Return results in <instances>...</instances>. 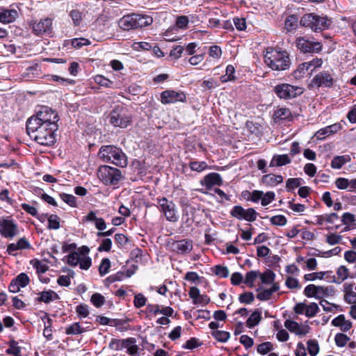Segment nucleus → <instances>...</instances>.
Returning <instances> with one entry per match:
<instances>
[{
    "mask_svg": "<svg viewBox=\"0 0 356 356\" xmlns=\"http://www.w3.org/2000/svg\"><path fill=\"white\" fill-rule=\"evenodd\" d=\"M273 349V344L269 342H264L257 346V352L260 354L265 355Z\"/></svg>",
    "mask_w": 356,
    "mask_h": 356,
    "instance_id": "53",
    "label": "nucleus"
},
{
    "mask_svg": "<svg viewBox=\"0 0 356 356\" xmlns=\"http://www.w3.org/2000/svg\"><path fill=\"white\" fill-rule=\"evenodd\" d=\"M273 92L280 99H291L301 95L304 89L289 83H280L274 87Z\"/></svg>",
    "mask_w": 356,
    "mask_h": 356,
    "instance_id": "7",
    "label": "nucleus"
},
{
    "mask_svg": "<svg viewBox=\"0 0 356 356\" xmlns=\"http://www.w3.org/2000/svg\"><path fill=\"white\" fill-rule=\"evenodd\" d=\"M334 340L338 346L343 347L350 340V338L346 334L338 333L335 335Z\"/></svg>",
    "mask_w": 356,
    "mask_h": 356,
    "instance_id": "47",
    "label": "nucleus"
},
{
    "mask_svg": "<svg viewBox=\"0 0 356 356\" xmlns=\"http://www.w3.org/2000/svg\"><path fill=\"white\" fill-rule=\"evenodd\" d=\"M307 349L310 355L315 356L319 351V347L316 341L314 340H309L307 341Z\"/></svg>",
    "mask_w": 356,
    "mask_h": 356,
    "instance_id": "49",
    "label": "nucleus"
},
{
    "mask_svg": "<svg viewBox=\"0 0 356 356\" xmlns=\"http://www.w3.org/2000/svg\"><path fill=\"white\" fill-rule=\"evenodd\" d=\"M14 281L20 286L25 287L29 282V278L26 274L20 273Z\"/></svg>",
    "mask_w": 356,
    "mask_h": 356,
    "instance_id": "52",
    "label": "nucleus"
},
{
    "mask_svg": "<svg viewBox=\"0 0 356 356\" xmlns=\"http://www.w3.org/2000/svg\"><path fill=\"white\" fill-rule=\"evenodd\" d=\"M79 254L74 251L67 256V263L72 266H76L79 264Z\"/></svg>",
    "mask_w": 356,
    "mask_h": 356,
    "instance_id": "56",
    "label": "nucleus"
},
{
    "mask_svg": "<svg viewBox=\"0 0 356 356\" xmlns=\"http://www.w3.org/2000/svg\"><path fill=\"white\" fill-rule=\"evenodd\" d=\"M284 326L290 332H294L298 335H305L307 332L305 328H302L297 322L294 321L286 320L284 322Z\"/></svg>",
    "mask_w": 356,
    "mask_h": 356,
    "instance_id": "23",
    "label": "nucleus"
},
{
    "mask_svg": "<svg viewBox=\"0 0 356 356\" xmlns=\"http://www.w3.org/2000/svg\"><path fill=\"white\" fill-rule=\"evenodd\" d=\"M58 120L59 117L57 112L48 106H44L36 112L35 115L30 117L26 123H31L34 126L38 124L51 126L54 124L58 125Z\"/></svg>",
    "mask_w": 356,
    "mask_h": 356,
    "instance_id": "4",
    "label": "nucleus"
},
{
    "mask_svg": "<svg viewBox=\"0 0 356 356\" xmlns=\"http://www.w3.org/2000/svg\"><path fill=\"white\" fill-rule=\"evenodd\" d=\"M112 245V241L110 238H105L102 241L100 245L97 250L99 252H109Z\"/></svg>",
    "mask_w": 356,
    "mask_h": 356,
    "instance_id": "61",
    "label": "nucleus"
},
{
    "mask_svg": "<svg viewBox=\"0 0 356 356\" xmlns=\"http://www.w3.org/2000/svg\"><path fill=\"white\" fill-rule=\"evenodd\" d=\"M261 319V312L254 311L247 320V326L250 328L257 325Z\"/></svg>",
    "mask_w": 356,
    "mask_h": 356,
    "instance_id": "37",
    "label": "nucleus"
},
{
    "mask_svg": "<svg viewBox=\"0 0 356 356\" xmlns=\"http://www.w3.org/2000/svg\"><path fill=\"white\" fill-rule=\"evenodd\" d=\"M264 62L272 70L285 71L290 68L291 60L286 50L280 48H268L264 54Z\"/></svg>",
    "mask_w": 356,
    "mask_h": 356,
    "instance_id": "2",
    "label": "nucleus"
},
{
    "mask_svg": "<svg viewBox=\"0 0 356 356\" xmlns=\"http://www.w3.org/2000/svg\"><path fill=\"white\" fill-rule=\"evenodd\" d=\"M171 247L174 251L179 254H187L193 249V242L188 239H182L173 242Z\"/></svg>",
    "mask_w": 356,
    "mask_h": 356,
    "instance_id": "16",
    "label": "nucleus"
},
{
    "mask_svg": "<svg viewBox=\"0 0 356 356\" xmlns=\"http://www.w3.org/2000/svg\"><path fill=\"white\" fill-rule=\"evenodd\" d=\"M109 122L116 127L126 128L131 122L130 117L126 113L125 109L117 106L108 115Z\"/></svg>",
    "mask_w": 356,
    "mask_h": 356,
    "instance_id": "8",
    "label": "nucleus"
},
{
    "mask_svg": "<svg viewBox=\"0 0 356 356\" xmlns=\"http://www.w3.org/2000/svg\"><path fill=\"white\" fill-rule=\"evenodd\" d=\"M118 24L124 31L136 29L134 14L124 16L119 20Z\"/></svg>",
    "mask_w": 356,
    "mask_h": 356,
    "instance_id": "21",
    "label": "nucleus"
},
{
    "mask_svg": "<svg viewBox=\"0 0 356 356\" xmlns=\"http://www.w3.org/2000/svg\"><path fill=\"white\" fill-rule=\"evenodd\" d=\"M280 289L279 284L274 283L270 289H264L262 287L257 289L258 293L257 298L261 301L268 300L271 298L273 293L277 291Z\"/></svg>",
    "mask_w": 356,
    "mask_h": 356,
    "instance_id": "18",
    "label": "nucleus"
},
{
    "mask_svg": "<svg viewBox=\"0 0 356 356\" xmlns=\"http://www.w3.org/2000/svg\"><path fill=\"white\" fill-rule=\"evenodd\" d=\"M260 272L258 270H252L246 273L243 282L249 287L254 286V281L259 277Z\"/></svg>",
    "mask_w": 356,
    "mask_h": 356,
    "instance_id": "32",
    "label": "nucleus"
},
{
    "mask_svg": "<svg viewBox=\"0 0 356 356\" xmlns=\"http://www.w3.org/2000/svg\"><path fill=\"white\" fill-rule=\"evenodd\" d=\"M9 347L6 350L8 355L13 356H21V348L18 346V343L14 340H11L8 343Z\"/></svg>",
    "mask_w": 356,
    "mask_h": 356,
    "instance_id": "33",
    "label": "nucleus"
},
{
    "mask_svg": "<svg viewBox=\"0 0 356 356\" xmlns=\"http://www.w3.org/2000/svg\"><path fill=\"white\" fill-rule=\"evenodd\" d=\"M38 298V301L43 302L44 303H49L54 300L59 299L58 295L52 290L42 291Z\"/></svg>",
    "mask_w": 356,
    "mask_h": 356,
    "instance_id": "28",
    "label": "nucleus"
},
{
    "mask_svg": "<svg viewBox=\"0 0 356 356\" xmlns=\"http://www.w3.org/2000/svg\"><path fill=\"white\" fill-rule=\"evenodd\" d=\"M111 268V261L109 259L104 258L102 260L101 264L99 266V273L101 276H104L108 273L109 268Z\"/></svg>",
    "mask_w": 356,
    "mask_h": 356,
    "instance_id": "41",
    "label": "nucleus"
},
{
    "mask_svg": "<svg viewBox=\"0 0 356 356\" xmlns=\"http://www.w3.org/2000/svg\"><path fill=\"white\" fill-rule=\"evenodd\" d=\"M296 44L297 48L302 53H318L322 50L321 42L311 41L305 37L298 38Z\"/></svg>",
    "mask_w": 356,
    "mask_h": 356,
    "instance_id": "10",
    "label": "nucleus"
},
{
    "mask_svg": "<svg viewBox=\"0 0 356 356\" xmlns=\"http://www.w3.org/2000/svg\"><path fill=\"white\" fill-rule=\"evenodd\" d=\"M99 157L104 162L111 163L120 168L128 164L127 157L122 150L114 145H104L98 152Z\"/></svg>",
    "mask_w": 356,
    "mask_h": 356,
    "instance_id": "3",
    "label": "nucleus"
},
{
    "mask_svg": "<svg viewBox=\"0 0 356 356\" xmlns=\"http://www.w3.org/2000/svg\"><path fill=\"white\" fill-rule=\"evenodd\" d=\"M76 312L79 316L86 317L89 314L88 306L86 304H81L76 307Z\"/></svg>",
    "mask_w": 356,
    "mask_h": 356,
    "instance_id": "62",
    "label": "nucleus"
},
{
    "mask_svg": "<svg viewBox=\"0 0 356 356\" xmlns=\"http://www.w3.org/2000/svg\"><path fill=\"white\" fill-rule=\"evenodd\" d=\"M318 286L309 284L305 288L304 294L308 298L315 297L316 298L320 299L321 295L318 294Z\"/></svg>",
    "mask_w": 356,
    "mask_h": 356,
    "instance_id": "36",
    "label": "nucleus"
},
{
    "mask_svg": "<svg viewBox=\"0 0 356 356\" xmlns=\"http://www.w3.org/2000/svg\"><path fill=\"white\" fill-rule=\"evenodd\" d=\"M147 302V298L142 293H138L135 296L134 300V306L136 308H140L145 305Z\"/></svg>",
    "mask_w": 356,
    "mask_h": 356,
    "instance_id": "58",
    "label": "nucleus"
},
{
    "mask_svg": "<svg viewBox=\"0 0 356 356\" xmlns=\"http://www.w3.org/2000/svg\"><path fill=\"white\" fill-rule=\"evenodd\" d=\"M158 208L159 211L164 215L166 220L175 222L178 220V215L176 206L172 201L168 200L165 197L158 199Z\"/></svg>",
    "mask_w": 356,
    "mask_h": 356,
    "instance_id": "9",
    "label": "nucleus"
},
{
    "mask_svg": "<svg viewBox=\"0 0 356 356\" xmlns=\"http://www.w3.org/2000/svg\"><path fill=\"white\" fill-rule=\"evenodd\" d=\"M337 274L338 279L340 280V281L338 282L339 284L346 280L348 277L354 278L356 276V274L350 275L349 270L345 266H340L337 270Z\"/></svg>",
    "mask_w": 356,
    "mask_h": 356,
    "instance_id": "35",
    "label": "nucleus"
},
{
    "mask_svg": "<svg viewBox=\"0 0 356 356\" xmlns=\"http://www.w3.org/2000/svg\"><path fill=\"white\" fill-rule=\"evenodd\" d=\"M275 120H283L292 118V114L289 108H280L277 109L273 115Z\"/></svg>",
    "mask_w": 356,
    "mask_h": 356,
    "instance_id": "31",
    "label": "nucleus"
},
{
    "mask_svg": "<svg viewBox=\"0 0 356 356\" xmlns=\"http://www.w3.org/2000/svg\"><path fill=\"white\" fill-rule=\"evenodd\" d=\"M286 286L290 289H298L301 288L298 280L292 277H287L285 281Z\"/></svg>",
    "mask_w": 356,
    "mask_h": 356,
    "instance_id": "51",
    "label": "nucleus"
},
{
    "mask_svg": "<svg viewBox=\"0 0 356 356\" xmlns=\"http://www.w3.org/2000/svg\"><path fill=\"white\" fill-rule=\"evenodd\" d=\"M95 81L97 84L106 88H111L113 85V82L111 81L102 75H97L95 77Z\"/></svg>",
    "mask_w": 356,
    "mask_h": 356,
    "instance_id": "54",
    "label": "nucleus"
},
{
    "mask_svg": "<svg viewBox=\"0 0 356 356\" xmlns=\"http://www.w3.org/2000/svg\"><path fill=\"white\" fill-rule=\"evenodd\" d=\"M262 181L267 185L273 186L282 183L283 181V177L281 175L268 174L263 176Z\"/></svg>",
    "mask_w": 356,
    "mask_h": 356,
    "instance_id": "30",
    "label": "nucleus"
},
{
    "mask_svg": "<svg viewBox=\"0 0 356 356\" xmlns=\"http://www.w3.org/2000/svg\"><path fill=\"white\" fill-rule=\"evenodd\" d=\"M19 234L17 225L9 218L1 220V236L13 238Z\"/></svg>",
    "mask_w": 356,
    "mask_h": 356,
    "instance_id": "13",
    "label": "nucleus"
},
{
    "mask_svg": "<svg viewBox=\"0 0 356 356\" xmlns=\"http://www.w3.org/2000/svg\"><path fill=\"white\" fill-rule=\"evenodd\" d=\"M212 336L220 342H226L230 337L228 332L222 330H215L211 333Z\"/></svg>",
    "mask_w": 356,
    "mask_h": 356,
    "instance_id": "39",
    "label": "nucleus"
},
{
    "mask_svg": "<svg viewBox=\"0 0 356 356\" xmlns=\"http://www.w3.org/2000/svg\"><path fill=\"white\" fill-rule=\"evenodd\" d=\"M312 83L318 88H330L333 85V78L329 72H321L313 78Z\"/></svg>",
    "mask_w": 356,
    "mask_h": 356,
    "instance_id": "14",
    "label": "nucleus"
},
{
    "mask_svg": "<svg viewBox=\"0 0 356 356\" xmlns=\"http://www.w3.org/2000/svg\"><path fill=\"white\" fill-rule=\"evenodd\" d=\"M60 197L63 202H65L70 206L73 207L76 206V198L74 195L63 193L60 194Z\"/></svg>",
    "mask_w": 356,
    "mask_h": 356,
    "instance_id": "48",
    "label": "nucleus"
},
{
    "mask_svg": "<svg viewBox=\"0 0 356 356\" xmlns=\"http://www.w3.org/2000/svg\"><path fill=\"white\" fill-rule=\"evenodd\" d=\"M341 128V125L339 124H334L330 126H327L323 129H320L317 133V138L319 139H323L326 136H328L331 134H333L337 132Z\"/></svg>",
    "mask_w": 356,
    "mask_h": 356,
    "instance_id": "22",
    "label": "nucleus"
},
{
    "mask_svg": "<svg viewBox=\"0 0 356 356\" xmlns=\"http://www.w3.org/2000/svg\"><path fill=\"white\" fill-rule=\"evenodd\" d=\"M18 13L15 9H1V23L8 24L14 22Z\"/></svg>",
    "mask_w": 356,
    "mask_h": 356,
    "instance_id": "24",
    "label": "nucleus"
},
{
    "mask_svg": "<svg viewBox=\"0 0 356 356\" xmlns=\"http://www.w3.org/2000/svg\"><path fill=\"white\" fill-rule=\"evenodd\" d=\"M298 24V18L295 15L289 16L285 21V27L288 31L294 30Z\"/></svg>",
    "mask_w": 356,
    "mask_h": 356,
    "instance_id": "42",
    "label": "nucleus"
},
{
    "mask_svg": "<svg viewBox=\"0 0 356 356\" xmlns=\"http://www.w3.org/2000/svg\"><path fill=\"white\" fill-rule=\"evenodd\" d=\"M350 161L349 155L336 156L331 161V167L334 169H340L345 163Z\"/></svg>",
    "mask_w": 356,
    "mask_h": 356,
    "instance_id": "29",
    "label": "nucleus"
},
{
    "mask_svg": "<svg viewBox=\"0 0 356 356\" xmlns=\"http://www.w3.org/2000/svg\"><path fill=\"white\" fill-rule=\"evenodd\" d=\"M97 177L105 185H116L122 178L120 170L108 165H101L97 171Z\"/></svg>",
    "mask_w": 356,
    "mask_h": 356,
    "instance_id": "6",
    "label": "nucleus"
},
{
    "mask_svg": "<svg viewBox=\"0 0 356 356\" xmlns=\"http://www.w3.org/2000/svg\"><path fill=\"white\" fill-rule=\"evenodd\" d=\"M186 100V97L183 92L166 90L161 94V102L163 104H175L177 102H184Z\"/></svg>",
    "mask_w": 356,
    "mask_h": 356,
    "instance_id": "12",
    "label": "nucleus"
},
{
    "mask_svg": "<svg viewBox=\"0 0 356 356\" xmlns=\"http://www.w3.org/2000/svg\"><path fill=\"white\" fill-rule=\"evenodd\" d=\"M319 311L318 306L315 302H312L309 305H306L305 316L312 318L314 317Z\"/></svg>",
    "mask_w": 356,
    "mask_h": 356,
    "instance_id": "43",
    "label": "nucleus"
},
{
    "mask_svg": "<svg viewBox=\"0 0 356 356\" xmlns=\"http://www.w3.org/2000/svg\"><path fill=\"white\" fill-rule=\"evenodd\" d=\"M58 125L45 126L38 124L36 126L31 123H26V131L29 136L33 138L38 144L45 146L52 145L56 142L55 132Z\"/></svg>",
    "mask_w": 356,
    "mask_h": 356,
    "instance_id": "1",
    "label": "nucleus"
},
{
    "mask_svg": "<svg viewBox=\"0 0 356 356\" xmlns=\"http://www.w3.org/2000/svg\"><path fill=\"white\" fill-rule=\"evenodd\" d=\"M90 42L88 39L80 38H73L72 40H65L64 41L63 45L65 47L71 46L75 49H79L83 46L88 45Z\"/></svg>",
    "mask_w": 356,
    "mask_h": 356,
    "instance_id": "25",
    "label": "nucleus"
},
{
    "mask_svg": "<svg viewBox=\"0 0 356 356\" xmlns=\"http://www.w3.org/2000/svg\"><path fill=\"white\" fill-rule=\"evenodd\" d=\"M84 220L89 222H94L95 227L102 232L106 229V224L102 218H97L95 211H90L84 217Z\"/></svg>",
    "mask_w": 356,
    "mask_h": 356,
    "instance_id": "19",
    "label": "nucleus"
},
{
    "mask_svg": "<svg viewBox=\"0 0 356 356\" xmlns=\"http://www.w3.org/2000/svg\"><path fill=\"white\" fill-rule=\"evenodd\" d=\"M189 19L187 16L181 15L177 18L176 26L179 29H186Z\"/></svg>",
    "mask_w": 356,
    "mask_h": 356,
    "instance_id": "63",
    "label": "nucleus"
},
{
    "mask_svg": "<svg viewBox=\"0 0 356 356\" xmlns=\"http://www.w3.org/2000/svg\"><path fill=\"white\" fill-rule=\"evenodd\" d=\"M85 332V329L83 328L79 323H74L72 325L65 328V333L67 334H80Z\"/></svg>",
    "mask_w": 356,
    "mask_h": 356,
    "instance_id": "38",
    "label": "nucleus"
},
{
    "mask_svg": "<svg viewBox=\"0 0 356 356\" xmlns=\"http://www.w3.org/2000/svg\"><path fill=\"white\" fill-rule=\"evenodd\" d=\"M202 184H204L207 188H211L214 185L221 186L222 179L218 173L211 172L204 177Z\"/></svg>",
    "mask_w": 356,
    "mask_h": 356,
    "instance_id": "17",
    "label": "nucleus"
},
{
    "mask_svg": "<svg viewBox=\"0 0 356 356\" xmlns=\"http://www.w3.org/2000/svg\"><path fill=\"white\" fill-rule=\"evenodd\" d=\"M291 159L287 154L274 155L270 163V167L282 166L290 163Z\"/></svg>",
    "mask_w": 356,
    "mask_h": 356,
    "instance_id": "26",
    "label": "nucleus"
},
{
    "mask_svg": "<svg viewBox=\"0 0 356 356\" xmlns=\"http://www.w3.org/2000/svg\"><path fill=\"white\" fill-rule=\"evenodd\" d=\"M209 54L214 58H219L222 54L221 48L219 46L213 45L209 47Z\"/></svg>",
    "mask_w": 356,
    "mask_h": 356,
    "instance_id": "64",
    "label": "nucleus"
},
{
    "mask_svg": "<svg viewBox=\"0 0 356 356\" xmlns=\"http://www.w3.org/2000/svg\"><path fill=\"white\" fill-rule=\"evenodd\" d=\"M300 24L302 26L318 32L328 29L331 24V20L327 19V17L319 16L314 13H308L301 17Z\"/></svg>",
    "mask_w": 356,
    "mask_h": 356,
    "instance_id": "5",
    "label": "nucleus"
},
{
    "mask_svg": "<svg viewBox=\"0 0 356 356\" xmlns=\"http://www.w3.org/2000/svg\"><path fill=\"white\" fill-rule=\"evenodd\" d=\"M90 301L96 307H100L104 304L105 298L102 294L95 293L92 295Z\"/></svg>",
    "mask_w": 356,
    "mask_h": 356,
    "instance_id": "45",
    "label": "nucleus"
},
{
    "mask_svg": "<svg viewBox=\"0 0 356 356\" xmlns=\"http://www.w3.org/2000/svg\"><path fill=\"white\" fill-rule=\"evenodd\" d=\"M286 218L282 215L274 216L270 218V222L273 225L283 226L286 224Z\"/></svg>",
    "mask_w": 356,
    "mask_h": 356,
    "instance_id": "59",
    "label": "nucleus"
},
{
    "mask_svg": "<svg viewBox=\"0 0 356 356\" xmlns=\"http://www.w3.org/2000/svg\"><path fill=\"white\" fill-rule=\"evenodd\" d=\"M301 184V179L300 178H291L286 181V188L288 191H291V189H294L300 186Z\"/></svg>",
    "mask_w": 356,
    "mask_h": 356,
    "instance_id": "60",
    "label": "nucleus"
},
{
    "mask_svg": "<svg viewBox=\"0 0 356 356\" xmlns=\"http://www.w3.org/2000/svg\"><path fill=\"white\" fill-rule=\"evenodd\" d=\"M259 277L263 284H274L275 274L271 270H267L264 273H260Z\"/></svg>",
    "mask_w": 356,
    "mask_h": 356,
    "instance_id": "34",
    "label": "nucleus"
},
{
    "mask_svg": "<svg viewBox=\"0 0 356 356\" xmlns=\"http://www.w3.org/2000/svg\"><path fill=\"white\" fill-rule=\"evenodd\" d=\"M135 343L136 339L134 338H128L122 340L112 339L109 343L108 347L112 350H118L124 347H128L130 344Z\"/></svg>",
    "mask_w": 356,
    "mask_h": 356,
    "instance_id": "20",
    "label": "nucleus"
},
{
    "mask_svg": "<svg viewBox=\"0 0 356 356\" xmlns=\"http://www.w3.org/2000/svg\"><path fill=\"white\" fill-rule=\"evenodd\" d=\"M136 29L147 26L152 23V18L147 15L134 14Z\"/></svg>",
    "mask_w": 356,
    "mask_h": 356,
    "instance_id": "27",
    "label": "nucleus"
},
{
    "mask_svg": "<svg viewBox=\"0 0 356 356\" xmlns=\"http://www.w3.org/2000/svg\"><path fill=\"white\" fill-rule=\"evenodd\" d=\"M190 168L196 172H202L207 168V164L204 161H191L189 163Z\"/></svg>",
    "mask_w": 356,
    "mask_h": 356,
    "instance_id": "44",
    "label": "nucleus"
},
{
    "mask_svg": "<svg viewBox=\"0 0 356 356\" xmlns=\"http://www.w3.org/2000/svg\"><path fill=\"white\" fill-rule=\"evenodd\" d=\"M232 217L238 220H245L249 222H253L257 219V213L253 208L244 209L241 206H234L230 211Z\"/></svg>",
    "mask_w": 356,
    "mask_h": 356,
    "instance_id": "11",
    "label": "nucleus"
},
{
    "mask_svg": "<svg viewBox=\"0 0 356 356\" xmlns=\"http://www.w3.org/2000/svg\"><path fill=\"white\" fill-rule=\"evenodd\" d=\"M309 68V64L307 63V62L302 63L300 64L298 67L293 72V75L296 77L302 76L306 72H307Z\"/></svg>",
    "mask_w": 356,
    "mask_h": 356,
    "instance_id": "46",
    "label": "nucleus"
},
{
    "mask_svg": "<svg viewBox=\"0 0 356 356\" xmlns=\"http://www.w3.org/2000/svg\"><path fill=\"white\" fill-rule=\"evenodd\" d=\"M51 20L49 18H46L40 20L39 22H33L31 24V26L33 32L35 35H40L48 32H51Z\"/></svg>",
    "mask_w": 356,
    "mask_h": 356,
    "instance_id": "15",
    "label": "nucleus"
},
{
    "mask_svg": "<svg viewBox=\"0 0 356 356\" xmlns=\"http://www.w3.org/2000/svg\"><path fill=\"white\" fill-rule=\"evenodd\" d=\"M70 16L75 26H79L82 21V14L78 10H71L70 13Z\"/></svg>",
    "mask_w": 356,
    "mask_h": 356,
    "instance_id": "57",
    "label": "nucleus"
},
{
    "mask_svg": "<svg viewBox=\"0 0 356 356\" xmlns=\"http://www.w3.org/2000/svg\"><path fill=\"white\" fill-rule=\"evenodd\" d=\"M238 300L241 303L250 304L254 301V296L252 292H245L239 296Z\"/></svg>",
    "mask_w": 356,
    "mask_h": 356,
    "instance_id": "50",
    "label": "nucleus"
},
{
    "mask_svg": "<svg viewBox=\"0 0 356 356\" xmlns=\"http://www.w3.org/2000/svg\"><path fill=\"white\" fill-rule=\"evenodd\" d=\"M48 228L50 229H58L60 228V218L57 215L51 214L48 218Z\"/></svg>",
    "mask_w": 356,
    "mask_h": 356,
    "instance_id": "40",
    "label": "nucleus"
},
{
    "mask_svg": "<svg viewBox=\"0 0 356 356\" xmlns=\"http://www.w3.org/2000/svg\"><path fill=\"white\" fill-rule=\"evenodd\" d=\"M334 293V287L333 286H318V294L321 295V298L323 296H332Z\"/></svg>",
    "mask_w": 356,
    "mask_h": 356,
    "instance_id": "55",
    "label": "nucleus"
}]
</instances>
